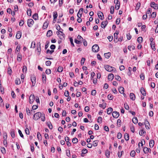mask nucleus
<instances>
[{
	"mask_svg": "<svg viewBox=\"0 0 158 158\" xmlns=\"http://www.w3.org/2000/svg\"><path fill=\"white\" fill-rule=\"evenodd\" d=\"M34 117L35 118H45V114L44 113H41L40 112H38L34 115Z\"/></svg>",
	"mask_w": 158,
	"mask_h": 158,
	"instance_id": "obj_1",
	"label": "nucleus"
},
{
	"mask_svg": "<svg viewBox=\"0 0 158 158\" xmlns=\"http://www.w3.org/2000/svg\"><path fill=\"white\" fill-rule=\"evenodd\" d=\"M104 68L106 71L108 72H111L112 71L115 72L116 71L115 68L109 65H104Z\"/></svg>",
	"mask_w": 158,
	"mask_h": 158,
	"instance_id": "obj_2",
	"label": "nucleus"
},
{
	"mask_svg": "<svg viewBox=\"0 0 158 158\" xmlns=\"http://www.w3.org/2000/svg\"><path fill=\"white\" fill-rule=\"evenodd\" d=\"M92 51L94 52H97L99 50V46L97 44L94 45L92 46Z\"/></svg>",
	"mask_w": 158,
	"mask_h": 158,
	"instance_id": "obj_3",
	"label": "nucleus"
},
{
	"mask_svg": "<svg viewBox=\"0 0 158 158\" xmlns=\"http://www.w3.org/2000/svg\"><path fill=\"white\" fill-rule=\"evenodd\" d=\"M31 80L32 83V86H34L35 84L36 77L34 75H32L31 76Z\"/></svg>",
	"mask_w": 158,
	"mask_h": 158,
	"instance_id": "obj_4",
	"label": "nucleus"
},
{
	"mask_svg": "<svg viewBox=\"0 0 158 158\" xmlns=\"http://www.w3.org/2000/svg\"><path fill=\"white\" fill-rule=\"evenodd\" d=\"M35 96L34 94H32L29 96V102L30 104H32L35 100Z\"/></svg>",
	"mask_w": 158,
	"mask_h": 158,
	"instance_id": "obj_5",
	"label": "nucleus"
},
{
	"mask_svg": "<svg viewBox=\"0 0 158 158\" xmlns=\"http://www.w3.org/2000/svg\"><path fill=\"white\" fill-rule=\"evenodd\" d=\"M34 21L32 19H28L27 21L28 26L30 27L33 24Z\"/></svg>",
	"mask_w": 158,
	"mask_h": 158,
	"instance_id": "obj_6",
	"label": "nucleus"
},
{
	"mask_svg": "<svg viewBox=\"0 0 158 158\" xmlns=\"http://www.w3.org/2000/svg\"><path fill=\"white\" fill-rule=\"evenodd\" d=\"M151 6L156 10L158 9V5L156 4L154 2H151Z\"/></svg>",
	"mask_w": 158,
	"mask_h": 158,
	"instance_id": "obj_7",
	"label": "nucleus"
},
{
	"mask_svg": "<svg viewBox=\"0 0 158 158\" xmlns=\"http://www.w3.org/2000/svg\"><path fill=\"white\" fill-rule=\"evenodd\" d=\"M112 115L114 118H116L119 116V114L117 111H113L112 113Z\"/></svg>",
	"mask_w": 158,
	"mask_h": 158,
	"instance_id": "obj_8",
	"label": "nucleus"
},
{
	"mask_svg": "<svg viewBox=\"0 0 158 158\" xmlns=\"http://www.w3.org/2000/svg\"><path fill=\"white\" fill-rule=\"evenodd\" d=\"M108 22L107 20L103 21L101 23V27L102 28H104L106 27V25L108 24Z\"/></svg>",
	"mask_w": 158,
	"mask_h": 158,
	"instance_id": "obj_9",
	"label": "nucleus"
},
{
	"mask_svg": "<svg viewBox=\"0 0 158 158\" xmlns=\"http://www.w3.org/2000/svg\"><path fill=\"white\" fill-rule=\"evenodd\" d=\"M65 140L67 143V145L68 147H70L71 145V143L69 142V138L68 136L65 137Z\"/></svg>",
	"mask_w": 158,
	"mask_h": 158,
	"instance_id": "obj_10",
	"label": "nucleus"
},
{
	"mask_svg": "<svg viewBox=\"0 0 158 158\" xmlns=\"http://www.w3.org/2000/svg\"><path fill=\"white\" fill-rule=\"evenodd\" d=\"M140 92L142 95L143 96H145L146 95V91L143 87H141L140 88Z\"/></svg>",
	"mask_w": 158,
	"mask_h": 158,
	"instance_id": "obj_11",
	"label": "nucleus"
},
{
	"mask_svg": "<svg viewBox=\"0 0 158 158\" xmlns=\"http://www.w3.org/2000/svg\"><path fill=\"white\" fill-rule=\"evenodd\" d=\"M114 76L112 73H110L108 75V79L110 81H111L113 80L114 78Z\"/></svg>",
	"mask_w": 158,
	"mask_h": 158,
	"instance_id": "obj_12",
	"label": "nucleus"
},
{
	"mask_svg": "<svg viewBox=\"0 0 158 158\" xmlns=\"http://www.w3.org/2000/svg\"><path fill=\"white\" fill-rule=\"evenodd\" d=\"M149 150H150V151L151 150L150 149V148H147L146 147H144L143 148V152L145 154H148V152H149Z\"/></svg>",
	"mask_w": 158,
	"mask_h": 158,
	"instance_id": "obj_13",
	"label": "nucleus"
},
{
	"mask_svg": "<svg viewBox=\"0 0 158 158\" xmlns=\"http://www.w3.org/2000/svg\"><path fill=\"white\" fill-rule=\"evenodd\" d=\"M83 8H81L79 10L77 14V17H78L79 16V15L81 16H81H82V13L83 12Z\"/></svg>",
	"mask_w": 158,
	"mask_h": 158,
	"instance_id": "obj_14",
	"label": "nucleus"
},
{
	"mask_svg": "<svg viewBox=\"0 0 158 158\" xmlns=\"http://www.w3.org/2000/svg\"><path fill=\"white\" fill-rule=\"evenodd\" d=\"M130 99L133 101H134L135 99V94L133 93H131L130 94Z\"/></svg>",
	"mask_w": 158,
	"mask_h": 158,
	"instance_id": "obj_15",
	"label": "nucleus"
},
{
	"mask_svg": "<svg viewBox=\"0 0 158 158\" xmlns=\"http://www.w3.org/2000/svg\"><path fill=\"white\" fill-rule=\"evenodd\" d=\"M21 36V33L19 31L17 32L16 35V37L18 39H19L20 38Z\"/></svg>",
	"mask_w": 158,
	"mask_h": 158,
	"instance_id": "obj_16",
	"label": "nucleus"
},
{
	"mask_svg": "<svg viewBox=\"0 0 158 158\" xmlns=\"http://www.w3.org/2000/svg\"><path fill=\"white\" fill-rule=\"evenodd\" d=\"M52 34V31L51 30H48L47 33V37H49L51 36Z\"/></svg>",
	"mask_w": 158,
	"mask_h": 158,
	"instance_id": "obj_17",
	"label": "nucleus"
},
{
	"mask_svg": "<svg viewBox=\"0 0 158 158\" xmlns=\"http://www.w3.org/2000/svg\"><path fill=\"white\" fill-rule=\"evenodd\" d=\"M46 124L48 127L50 129H52L53 128L52 125L50 122H48L46 123Z\"/></svg>",
	"mask_w": 158,
	"mask_h": 158,
	"instance_id": "obj_18",
	"label": "nucleus"
},
{
	"mask_svg": "<svg viewBox=\"0 0 158 158\" xmlns=\"http://www.w3.org/2000/svg\"><path fill=\"white\" fill-rule=\"evenodd\" d=\"M10 135L11 137L13 138H14L15 137V131L14 129H11V130H10Z\"/></svg>",
	"mask_w": 158,
	"mask_h": 158,
	"instance_id": "obj_19",
	"label": "nucleus"
},
{
	"mask_svg": "<svg viewBox=\"0 0 158 158\" xmlns=\"http://www.w3.org/2000/svg\"><path fill=\"white\" fill-rule=\"evenodd\" d=\"M154 144V141L153 140H151L149 142V146L150 148H152Z\"/></svg>",
	"mask_w": 158,
	"mask_h": 158,
	"instance_id": "obj_20",
	"label": "nucleus"
},
{
	"mask_svg": "<svg viewBox=\"0 0 158 158\" xmlns=\"http://www.w3.org/2000/svg\"><path fill=\"white\" fill-rule=\"evenodd\" d=\"M59 33H61V34L59 35V37H60V39H62L63 38H64V34L61 31H59L58 32V33L59 34H60Z\"/></svg>",
	"mask_w": 158,
	"mask_h": 158,
	"instance_id": "obj_21",
	"label": "nucleus"
},
{
	"mask_svg": "<svg viewBox=\"0 0 158 158\" xmlns=\"http://www.w3.org/2000/svg\"><path fill=\"white\" fill-rule=\"evenodd\" d=\"M118 91L120 94H123L124 92V88L123 87H120L118 88Z\"/></svg>",
	"mask_w": 158,
	"mask_h": 158,
	"instance_id": "obj_22",
	"label": "nucleus"
},
{
	"mask_svg": "<svg viewBox=\"0 0 158 158\" xmlns=\"http://www.w3.org/2000/svg\"><path fill=\"white\" fill-rule=\"evenodd\" d=\"M113 111V109L111 107L108 108L107 110V113L108 114H110Z\"/></svg>",
	"mask_w": 158,
	"mask_h": 158,
	"instance_id": "obj_23",
	"label": "nucleus"
},
{
	"mask_svg": "<svg viewBox=\"0 0 158 158\" xmlns=\"http://www.w3.org/2000/svg\"><path fill=\"white\" fill-rule=\"evenodd\" d=\"M42 79L43 82H44V81L45 82L46 81V77L44 73H43L42 74Z\"/></svg>",
	"mask_w": 158,
	"mask_h": 158,
	"instance_id": "obj_24",
	"label": "nucleus"
},
{
	"mask_svg": "<svg viewBox=\"0 0 158 158\" xmlns=\"http://www.w3.org/2000/svg\"><path fill=\"white\" fill-rule=\"evenodd\" d=\"M105 57L106 58H109L110 56L111 53L110 52L105 53L104 54Z\"/></svg>",
	"mask_w": 158,
	"mask_h": 158,
	"instance_id": "obj_25",
	"label": "nucleus"
},
{
	"mask_svg": "<svg viewBox=\"0 0 158 158\" xmlns=\"http://www.w3.org/2000/svg\"><path fill=\"white\" fill-rule=\"evenodd\" d=\"M129 134L126 133L124 135V139L126 141H128L129 139Z\"/></svg>",
	"mask_w": 158,
	"mask_h": 158,
	"instance_id": "obj_26",
	"label": "nucleus"
},
{
	"mask_svg": "<svg viewBox=\"0 0 158 158\" xmlns=\"http://www.w3.org/2000/svg\"><path fill=\"white\" fill-rule=\"evenodd\" d=\"M32 18L35 20L37 19L38 18V14L37 13L34 14L32 16Z\"/></svg>",
	"mask_w": 158,
	"mask_h": 158,
	"instance_id": "obj_27",
	"label": "nucleus"
},
{
	"mask_svg": "<svg viewBox=\"0 0 158 158\" xmlns=\"http://www.w3.org/2000/svg\"><path fill=\"white\" fill-rule=\"evenodd\" d=\"M57 16L58 14L57 12L55 11L53 12V17L54 20L56 19Z\"/></svg>",
	"mask_w": 158,
	"mask_h": 158,
	"instance_id": "obj_28",
	"label": "nucleus"
},
{
	"mask_svg": "<svg viewBox=\"0 0 158 158\" xmlns=\"http://www.w3.org/2000/svg\"><path fill=\"white\" fill-rule=\"evenodd\" d=\"M106 103H103V104H100L99 106L100 107H102L103 109H104L106 107Z\"/></svg>",
	"mask_w": 158,
	"mask_h": 158,
	"instance_id": "obj_29",
	"label": "nucleus"
},
{
	"mask_svg": "<svg viewBox=\"0 0 158 158\" xmlns=\"http://www.w3.org/2000/svg\"><path fill=\"white\" fill-rule=\"evenodd\" d=\"M137 41L138 43L140 44L143 41V38L142 37H139L137 39Z\"/></svg>",
	"mask_w": 158,
	"mask_h": 158,
	"instance_id": "obj_30",
	"label": "nucleus"
},
{
	"mask_svg": "<svg viewBox=\"0 0 158 158\" xmlns=\"http://www.w3.org/2000/svg\"><path fill=\"white\" fill-rule=\"evenodd\" d=\"M48 23H47V22L44 23L43 26V28L44 29L48 27Z\"/></svg>",
	"mask_w": 158,
	"mask_h": 158,
	"instance_id": "obj_31",
	"label": "nucleus"
},
{
	"mask_svg": "<svg viewBox=\"0 0 158 158\" xmlns=\"http://www.w3.org/2000/svg\"><path fill=\"white\" fill-rule=\"evenodd\" d=\"M114 8L113 6H111L110 8V13L111 14H113L114 11Z\"/></svg>",
	"mask_w": 158,
	"mask_h": 158,
	"instance_id": "obj_32",
	"label": "nucleus"
},
{
	"mask_svg": "<svg viewBox=\"0 0 158 158\" xmlns=\"http://www.w3.org/2000/svg\"><path fill=\"white\" fill-rule=\"evenodd\" d=\"M63 70V68L62 67L59 66L57 69V71L59 72L60 73Z\"/></svg>",
	"mask_w": 158,
	"mask_h": 158,
	"instance_id": "obj_33",
	"label": "nucleus"
},
{
	"mask_svg": "<svg viewBox=\"0 0 158 158\" xmlns=\"http://www.w3.org/2000/svg\"><path fill=\"white\" fill-rule=\"evenodd\" d=\"M135 152L134 150L132 151L130 153V155L132 157H134L135 156Z\"/></svg>",
	"mask_w": 158,
	"mask_h": 158,
	"instance_id": "obj_34",
	"label": "nucleus"
},
{
	"mask_svg": "<svg viewBox=\"0 0 158 158\" xmlns=\"http://www.w3.org/2000/svg\"><path fill=\"white\" fill-rule=\"evenodd\" d=\"M145 133V131H144L143 129H142L139 131V133L140 135L142 136L144 134V133Z\"/></svg>",
	"mask_w": 158,
	"mask_h": 158,
	"instance_id": "obj_35",
	"label": "nucleus"
},
{
	"mask_svg": "<svg viewBox=\"0 0 158 158\" xmlns=\"http://www.w3.org/2000/svg\"><path fill=\"white\" fill-rule=\"evenodd\" d=\"M31 9H28L27 11V14L28 16H31Z\"/></svg>",
	"mask_w": 158,
	"mask_h": 158,
	"instance_id": "obj_36",
	"label": "nucleus"
},
{
	"mask_svg": "<svg viewBox=\"0 0 158 158\" xmlns=\"http://www.w3.org/2000/svg\"><path fill=\"white\" fill-rule=\"evenodd\" d=\"M78 142V139L76 138H74L72 139V142L74 143H76Z\"/></svg>",
	"mask_w": 158,
	"mask_h": 158,
	"instance_id": "obj_37",
	"label": "nucleus"
},
{
	"mask_svg": "<svg viewBox=\"0 0 158 158\" xmlns=\"http://www.w3.org/2000/svg\"><path fill=\"white\" fill-rule=\"evenodd\" d=\"M1 151L2 154H4L6 153V150L5 148H1Z\"/></svg>",
	"mask_w": 158,
	"mask_h": 158,
	"instance_id": "obj_38",
	"label": "nucleus"
},
{
	"mask_svg": "<svg viewBox=\"0 0 158 158\" xmlns=\"http://www.w3.org/2000/svg\"><path fill=\"white\" fill-rule=\"evenodd\" d=\"M54 52V50H50L49 49H47L46 50V53H49L50 54H52Z\"/></svg>",
	"mask_w": 158,
	"mask_h": 158,
	"instance_id": "obj_39",
	"label": "nucleus"
},
{
	"mask_svg": "<svg viewBox=\"0 0 158 158\" xmlns=\"http://www.w3.org/2000/svg\"><path fill=\"white\" fill-rule=\"evenodd\" d=\"M99 142V141L98 140H95L93 142V145L94 146L96 147L97 146L98 144V142Z\"/></svg>",
	"mask_w": 158,
	"mask_h": 158,
	"instance_id": "obj_40",
	"label": "nucleus"
},
{
	"mask_svg": "<svg viewBox=\"0 0 158 158\" xmlns=\"http://www.w3.org/2000/svg\"><path fill=\"white\" fill-rule=\"evenodd\" d=\"M15 83L17 85L20 84L21 83L20 80L19 79H16L15 80Z\"/></svg>",
	"mask_w": 158,
	"mask_h": 158,
	"instance_id": "obj_41",
	"label": "nucleus"
},
{
	"mask_svg": "<svg viewBox=\"0 0 158 158\" xmlns=\"http://www.w3.org/2000/svg\"><path fill=\"white\" fill-rule=\"evenodd\" d=\"M121 121L120 119H118V120L117 121V125L119 127H120L121 126Z\"/></svg>",
	"mask_w": 158,
	"mask_h": 158,
	"instance_id": "obj_42",
	"label": "nucleus"
},
{
	"mask_svg": "<svg viewBox=\"0 0 158 158\" xmlns=\"http://www.w3.org/2000/svg\"><path fill=\"white\" fill-rule=\"evenodd\" d=\"M78 18L77 19V21L79 23H80L82 22V19L81 18V16L79 15V16L77 17Z\"/></svg>",
	"mask_w": 158,
	"mask_h": 158,
	"instance_id": "obj_43",
	"label": "nucleus"
},
{
	"mask_svg": "<svg viewBox=\"0 0 158 158\" xmlns=\"http://www.w3.org/2000/svg\"><path fill=\"white\" fill-rule=\"evenodd\" d=\"M107 98L108 99L110 100H112L113 98V96L110 94H109L107 96Z\"/></svg>",
	"mask_w": 158,
	"mask_h": 158,
	"instance_id": "obj_44",
	"label": "nucleus"
},
{
	"mask_svg": "<svg viewBox=\"0 0 158 158\" xmlns=\"http://www.w3.org/2000/svg\"><path fill=\"white\" fill-rule=\"evenodd\" d=\"M140 6V2H138L136 4V9L137 10H139Z\"/></svg>",
	"mask_w": 158,
	"mask_h": 158,
	"instance_id": "obj_45",
	"label": "nucleus"
},
{
	"mask_svg": "<svg viewBox=\"0 0 158 158\" xmlns=\"http://www.w3.org/2000/svg\"><path fill=\"white\" fill-rule=\"evenodd\" d=\"M81 152H82V154H86L88 152V151L85 148H83L81 151Z\"/></svg>",
	"mask_w": 158,
	"mask_h": 158,
	"instance_id": "obj_46",
	"label": "nucleus"
},
{
	"mask_svg": "<svg viewBox=\"0 0 158 158\" xmlns=\"http://www.w3.org/2000/svg\"><path fill=\"white\" fill-rule=\"evenodd\" d=\"M140 77L141 79L142 80H143L144 79V75L143 73H142L140 75Z\"/></svg>",
	"mask_w": 158,
	"mask_h": 158,
	"instance_id": "obj_47",
	"label": "nucleus"
},
{
	"mask_svg": "<svg viewBox=\"0 0 158 158\" xmlns=\"http://www.w3.org/2000/svg\"><path fill=\"white\" fill-rule=\"evenodd\" d=\"M102 16L103 17L104 16H103V13L101 12V11H99L98 14V16L99 17V18L100 19V17H102Z\"/></svg>",
	"mask_w": 158,
	"mask_h": 158,
	"instance_id": "obj_48",
	"label": "nucleus"
},
{
	"mask_svg": "<svg viewBox=\"0 0 158 158\" xmlns=\"http://www.w3.org/2000/svg\"><path fill=\"white\" fill-rule=\"evenodd\" d=\"M85 60V59L84 58L82 57L81 58V65H82L84 64Z\"/></svg>",
	"mask_w": 158,
	"mask_h": 158,
	"instance_id": "obj_49",
	"label": "nucleus"
},
{
	"mask_svg": "<svg viewBox=\"0 0 158 158\" xmlns=\"http://www.w3.org/2000/svg\"><path fill=\"white\" fill-rule=\"evenodd\" d=\"M127 39L128 40H130L131 39V36L130 34V33H129L128 34H127Z\"/></svg>",
	"mask_w": 158,
	"mask_h": 158,
	"instance_id": "obj_50",
	"label": "nucleus"
},
{
	"mask_svg": "<svg viewBox=\"0 0 158 158\" xmlns=\"http://www.w3.org/2000/svg\"><path fill=\"white\" fill-rule=\"evenodd\" d=\"M115 78L116 80L118 81H120L121 79V77L118 75H116Z\"/></svg>",
	"mask_w": 158,
	"mask_h": 158,
	"instance_id": "obj_51",
	"label": "nucleus"
},
{
	"mask_svg": "<svg viewBox=\"0 0 158 158\" xmlns=\"http://www.w3.org/2000/svg\"><path fill=\"white\" fill-rule=\"evenodd\" d=\"M74 42L77 44H79L82 43L81 41L78 40L76 39L74 40Z\"/></svg>",
	"mask_w": 158,
	"mask_h": 158,
	"instance_id": "obj_52",
	"label": "nucleus"
},
{
	"mask_svg": "<svg viewBox=\"0 0 158 158\" xmlns=\"http://www.w3.org/2000/svg\"><path fill=\"white\" fill-rule=\"evenodd\" d=\"M22 60V56L20 55H19L17 56V60L19 61L20 62Z\"/></svg>",
	"mask_w": 158,
	"mask_h": 158,
	"instance_id": "obj_53",
	"label": "nucleus"
},
{
	"mask_svg": "<svg viewBox=\"0 0 158 158\" xmlns=\"http://www.w3.org/2000/svg\"><path fill=\"white\" fill-rule=\"evenodd\" d=\"M120 22V19L119 18H118L117 19L116 21V23L117 25H118Z\"/></svg>",
	"mask_w": 158,
	"mask_h": 158,
	"instance_id": "obj_54",
	"label": "nucleus"
},
{
	"mask_svg": "<svg viewBox=\"0 0 158 158\" xmlns=\"http://www.w3.org/2000/svg\"><path fill=\"white\" fill-rule=\"evenodd\" d=\"M95 75V73L94 72H92L91 74V79L93 80L94 76Z\"/></svg>",
	"mask_w": 158,
	"mask_h": 158,
	"instance_id": "obj_55",
	"label": "nucleus"
},
{
	"mask_svg": "<svg viewBox=\"0 0 158 158\" xmlns=\"http://www.w3.org/2000/svg\"><path fill=\"white\" fill-rule=\"evenodd\" d=\"M45 72L47 74H49L51 73V70L50 69H47L46 70Z\"/></svg>",
	"mask_w": 158,
	"mask_h": 158,
	"instance_id": "obj_56",
	"label": "nucleus"
},
{
	"mask_svg": "<svg viewBox=\"0 0 158 158\" xmlns=\"http://www.w3.org/2000/svg\"><path fill=\"white\" fill-rule=\"evenodd\" d=\"M69 40H70V42L71 45L73 47H74L75 46H74V44L73 43V39H72V37L70 38L69 39Z\"/></svg>",
	"mask_w": 158,
	"mask_h": 158,
	"instance_id": "obj_57",
	"label": "nucleus"
},
{
	"mask_svg": "<svg viewBox=\"0 0 158 158\" xmlns=\"http://www.w3.org/2000/svg\"><path fill=\"white\" fill-rule=\"evenodd\" d=\"M122 136V135L121 133L119 132L118 133L117 135V138L118 139H120L121 138Z\"/></svg>",
	"mask_w": 158,
	"mask_h": 158,
	"instance_id": "obj_58",
	"label": "nucleus"
},
{
	"mask_svg": "<svg viewBox=\"0 0 158 158\" xmlns=\"http://www.w3.org/2000/svg\"><path fill=\"white\" fill-rule=\"evenodd\" d=\"M106 154V156H107L108 157H109L110 154V152L108 150H107L106 152V154Z\"/></svg>",
	"mask_w": 158,
	"mask_h": 158,
	"instance_id": "obj_59",
	"label": "nucleus"
},
{
	"mask_svg": "<svg viewBox=\"0 0 158 158\" xmlns=\"http://www.w3.org/2000/svg\"><path fill=\"white\" fill-rule=\"evenodd\" d=\"M66 153L67 156L68 157H70L71 156L70 151L69 150H66Z\"/></svg>",
	"mask_w": 158,
	"mask_h": 158,
	"instance_id": "obj_60",
	"label": "nucleus"
},
{
	"mask_svg": "<svg viewBox=\"0 0 158 158\" xmlns=\"http://www.w3.org/2000/svg\"><path fill=\"white\" fill-rule=\"evenodd\" d=\"M19 133V135L22 138H24V136L23 134L22 133V132L20 130H19L18 131Z\"/></svg>",
	"mask_w": 158,
	"mask_h": 158,
	"instance_id": "obj_61",
	"label": "nucleus"
},
{
	"mask_svg": "<svg viewBox=\"0 0 158 158\" xmlns=\"http://www.w3.org/2000/svg\"><path fill=\"white\" fill-rule=\"evenodd\" d=\"M35 42L34 41H32L31 43V48H34L35 46Z\"/></svg>",
	"mask_w": 158,
	"mask_h": 158,
	"instance_id": "obj_62",
	"label": "nucleus"
},
{
	"mask_svg": "<svg viewBox=\"0 0 158 158\" xmlns=\"http://www.w3.org/2000/svg\"><path fill=\"white\" fill-rule=\"evenodd\" d=\"M22 71L23 73H24V72L25 73H26L27 71V67L26 66H23Z\"/></svg>",
	"mask_w": 158,
	"mask_h": 158,
	"instance_id": "obj_63",
	"label": "nucleus"
},
{
	"mask_svg": "<svg viewBox=\"0 0 158 158\" xmlns=\"http://www.w3.org/2000/svg\"><path fill=\"white\" fill-rule=\"evenodd\" d=\"M51 62L50 60H48L46 62V64L47 66H49L51 64Z\"/></svg>",
	"mask_w": 158,
	"mask_h": 158,
	"instance_id": "obj_64",
	"label": "nucleus"
}]
</instances>
